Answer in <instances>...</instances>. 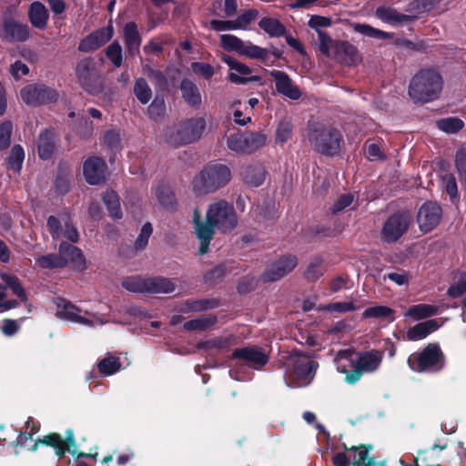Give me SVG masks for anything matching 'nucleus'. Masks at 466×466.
<instances>
[{"label": "nucleus", "instance_id": "50", "mask_svg": "<svg viewBox=\"0 0 466 466\" xmlns=\"http://www.w3.org/2000/svg\"><path fill=\"white\" fill-rule=\"evenodd\" d=\"M240 55L249 58L265 60L268 57V52L267 49L253 45L250 42H245Z\"/></svg>", "mask_w": 466, "mask_h": 466}, {"label": "nucleus", "instance_id": "29", "mask_svg": "<svg viewBox=\"0 0 466 466\" xmlns=\"http://www.w3.org/2000/svg\"><path fill=\"white\" fill-rule=\"evenodd\" d=\"M441 324H439L436 319H430L424 322H420L407 331V339L409 340H420L425 339L429 334L435 331L440 328Z\"/></svg>", "mask_w": 466, "mask_h": 466}, {"label": "nucleus", "instance_id": "2", "mask_svg": "<svg viewBox=\"0 0 466 466\" xmlns=\"http://www.w3.org/2000/svg\"><path fill=\"white\" fill-rule=\"evenodd\" d=\"M285 380L290 387H304L312 380L317 364L308 355L292 350L285 357Z\"/></svg>", "mask_w": 466, "mask_h": 466}, {"label": "nucleus", "instance_id": "10", "mask_svg": "<svg viewBox=\"0 0 466 466\" xmlns=\"http://www.w3.org/2000/svg\"><path fill=\"white\" fill-rule=\"evenodd\" d=\"M20 94L22 100L30 106L51 103L58 98L57 91L44 84L28 85L21 90Z\"/></svg>", "mask_w": 466, "mask_h": 466}, {"label": "nucleus", "instance_id": "34", "mask_svg": "<svg viewBox=\"0 0 466 466\" xmlns=\"http://www.w3.org/2000/svg\"><path fill=\"white\" fill-rule=\"evenodd\" d=\"M28 15L30 22L35 27L38 29H45L46 27L48 13L43 4L34 2L29 8Z\"/></svg>", "mask_w": 466, "mask_h": 466}, {"label": "nucleus", "instance_id": "3", "mask_svg": "<svg viewBox=\"0 0 466 466\" xmlns=\"http://www.w3.org/2000/svg\"><path fill=\"white\" fill-rule=\"evenodd\" d=\"M231 179L229 167L221 163L207 165L192 180L196 195H206L225 187Z\"/></svg>", "mask_w": 466, "mask_h": 466}, {"label": "nucleus", "instance_id": "23", "mask_svg": "<svg viewBox=\"0 0 466 466\" xmlns=\"http://www.w3.org/2000/svg\"><path fill=\"white\" fill-rule=\"evenodd\" d=\"M43 442L55 447L56 454L60 457L63 456L66 451L73 455L76 454V451L71 449V447L75 446L74 436L71 431H66V440H63L58 434H51L46 436Z\"/></svg>", "mask_w": 466, "mask_h": 466}, {"label": "nucleus", "instance_id": "56", "mask_svg": "<svg viewBox=\"0 0 466 466\" xmlns=\"http://www.w3.org/2000/svg\"><path fill=\"white\" fill-rule=\"evenodd\" d=\"M166 105L162 96H157L147 108V113L151 118L157 119L164 116Z\"/></svg>", "mask_w": 466, "mask_h": 466}, {"label": "nucleus", "instance_id": "58", "mask_svg": "<svg viewBox=\"0 0 466 466\" xmlns=\"http://www.w3.org/2000/svg\"><path fill=\"white\" fill-rule=\"evenodd\" d=\"M230 343H231L230 338L221 337V338H216V339H212L207 340L205 342H202L199 344V346L208 350H225L230 345Z\"/></svg>", "mask_w": 466, "mask_h": 466}, {"label": "nucleus", "instance_id": "14", "mask_svg": "<svg viewBox=\"0 0 466 466\" xmlns=\"http://www.w3.org/2000/svg\"><path fill=\"white\" fill-rule=\"evenodd\" d=\"M298 259L294 255H285L271 263L262 274L264 281H276L289 272L297 266Z\"/></svg>", "mask_w": 466, "mask_h": 466}, {"label": "nucleus", "instance_id": "46", "mask_svg": "<svg viewBox=\"0 0 466 466\" xmlns=\"http://www.w3.org/2000/svg\"><path fill=\"white\" fill-rule=\"evenodd\" d=\"M363 318L388 319L390 322L394 320L393 310L386 306H375L365 309L363 312Z\"/></svg>", "mask_w": 466, "mask_h": 466}, {"label": "nucleus", "instance_id": "31", "mask_svg": "<svg viewBox=\"0 0 466 466\" xmlns=\"http://www.w3.org/2000/svg\"><path fill=\"white\" fill-rule=\"evenodd\" d=\"M154 194L159 204L166 209L173 211L177 208V201L171 187L165 183L157 184L154 188Z\"/></svg>", "mask_w": 466, "mask_h": 466}, {"label": "nucleus", "instance_id": "7", "mask_svg": "<svg viewBox=\"0 0 466 466\" xmlns=\"http://www.w3.org/2000/svg\"><path fill=\"white\" fill-rule=\"evenodd\" d=\"M410 368L417 372L436 371L443 366V356L436 344H429L420 354L408 359Z\"/></svg>", "mask_w": 466, "mask_h": 466}, {"label": "nucleus", "instance_id": "39", "mask_svg": "<svg viewBox=\"0 0 466 466\" xmlns=\"http://www.w3.org/2000/svg\"><path fill=\"white\" fill-rule=\"evenodd\" d=\"M0 279L4 281L6 287L11 289L12 292L15 296H17L22 301H26L25 291L16 276L6 272H1Z\"/></svg>", "mask_w": 466, "mask_h": 466}, {"label": "nucleus", "instance_id": "26", "mask_svg": "<svg viewBox=\"0 0 466 466\" xmlns=\"http://www.w3.org/2000/svg\"><path fill=\"white\" fill-rule=\"evenodd\" d=\"M241 176L246 184L251 187H258L265 180L266 171L262 165L256 163L244 167Z\"/></svg>", "mask_w": 466, "mask_h": 466}, {"label": "nucleus", "instance_id": "28", "mask_svg": "<svg viewBox=\"0 0 466 466\" xmlns=\"http://www.w3.org/2000/svg\"><path fill=\"white\" fill-rule=\"evenodd\" d=\"M333 58L349 66L356 65L360 61V56L358 49L353 45L347 42L339 43Z\"/></svg>", "mask_w": 466, "mask_h": 466}, {"label": "nucleus", "instance_id": "60", "mask_svg": "<svg viewBox=\"0 0 466 466\" xmlns=\"http://www.w3.org/2000/svg\"><path fill=\"white\" fill-rule=\"evenodd\" d=\"M331 19L328 16L313 15L310 16L308 25L310 28L314 29L317 34L323 32L322 28H327L331 25Z\"/></svg>", "mask_w": 466, "mask_h": 466}, {"label": "nucleus", "instance_id": "32", "mask_svg": "<svg viewBox=\"0 0 466 466\" xmlns=\"http://www.w3.org/2000/svg\"><path fill=\"white\" fill-rule=\"evenodd\" d=\"M123 37L125 45L130 54H135L138 51L141 37L135 23H127L123 28Z\"/></svg>", "mask_w": 466, "mask_h": 466}, {"label": "nucleus", "instance_id": "64", "mask_svg": "<svg viewBox=\"0 0 466 466\" xmlns=\"http://www.w3.org/2000/svg\"><path fill=\"white\" fill-rule=\"evenodd\" d=\"M455 164L461 180L466 181V150L461 149L457 152Z\"/></svg>", "mask_w": 466, "mask_h": 466}, {"label": "nucleus", "instance_id": "27", "mask_svg": "<svg viewBox=\"0 0 466 466\" xmlns=\"http://www.w3.org/2000/svg\"><path fill=\"white\" fill-rule=\"evenodd\" d=\"M59 251L61 256L66 260V265L71 264L76 268H83L86 263L85 257L82 251L70 244L62 242L59 245Z\"/></svg>", "mask_w": 466, "mask_h": 466}, {"label": "nucleus", "instance_id": "11", "mask_svg": "<svg viewBox=\"0 0 466 466\" xmlns=\"http://www.w3.org/2000/svg\"><path fill=\"white\" fill-rule=\"evenodd\" d=\"M384 353L380 350H370L357 355V370L350 373L346 382L353 384L357 382L363 373L376 371L381 364Z\"/></svg>", "mask_w": 466, "mask_h": 466}, {"label": "nucleus", "instance_id": "55", "mask_svg": "<svg viewBox=\"0 0 466 466\" xmlns=\"http://www.w3.org/2000/svg\"><path fill=\"white\" fill-rule=\"evenodd\" d=\"M106 53L107 58L115 66L119 67L122 65V47L117 42H113L111 45H109Z\"/></svg>", "mask_w": 466, "mask_h": 466}, {"label": "nucleus", "instance_id": "61", "mask_svg": "<svg viewBox=\"0 0 466 466\" xmlns=\"http://www.w3.org/2000/svg\"><path fill=\"white\" fill-rule=\"evenodd\" d=\"M153 228L150 223H146L135 242V248L137 249H143L148 243V239L152 234Z\"/></svg>", "mask_w": 466, "mask_h": 466}, {"label": "nucleus", "instance_id": "4", "mask_svg": "<svg viewBox=\"0 0 466 466\" xmlns=\"http://www.w3.org/2000/svg\"><path fill=\"white\" fill-rule=\"evenodd\" d=\"M442 88L441 76L433 70H421L410 81L409 95L414 102H431L436 99Z\"/></svg>", "mask_w": 466, "mask_h": 466}, {"label": "nucleus", "instance_id": "22", "mask_svg": "<svg viewBox=\"0 0 466 466\" xmlns=\"http://www.w3.org/2000/svg\"><path fill=\"white\" fill-rule=\"evenodd\" d=\"M30 33L26 25L15 20H6L4 23L1 37L8 42H24L29 38Z\"/></svg>", "mask_w": 466, "mask_h": 466}, {"label": "nucleus", "instance_id": "51", "mask_svg": "<svg viewBox=\"0 0 466 466\" xmlns=\"http://www.w3.org/2000/svg\"><path fill=\"white\" fill-rule=\"evenodd\" d=\"M244 41L233 35H221L220 45L221 47L227 51H234L240 55Z\"/></svg>", "mask_w": 466, "mask_h": 466}, {"label": "nucleus", "instance_id": "59", "mask_svg": "<svg viewBox=\"0 0 466 466\" xmlns=\"http://www.w3.org/2000/svg\"><path fill=\"white\" fill-rule=\"evenodd\" d=\"M292 125L289 121H281L276 130V141L285 143L291 137Z\"/></svg>", "mask_w": 466, "mask_h": 466}, {"label": "nucleus", "instance_id": "12", "mask_svg": "<svg viewBox=\"0 0 466 466\" xmlns=\"http://www.w3.org/2000/svg\"><path fill=\"white\" fill-rule=\"evenodd\" d=\"M309 140L322 153L335 154L339 147V136L337 130L330 127H319L309 135Z\"/></svg>", "mask_w": 466, "mask_h": 466}, {"label": "nucleus", "instance_id": "40", "mask_svg": "<svg viewBox=\"0 0 466 466\" xmlns=\"http://www.w3.org/2000/svg\"><path fill=\"white\" fill-rule=\"evenodd\" d=\"M122 286L131 292H148V278L140 276L128 277L123 279Z\"/></svg>", "mask_w": 466, "mask_h": 466}, {"label": "nucleus", "instance_id": "24", "mask_svg": "<svg viewBox=\"0 0 466 466\" xmlns=\"http://www.w3.org/2000/svg\"><path fill=\"white\" fill-rule=\"evenodd\" d=\"M337 370L346 375L345 380L357 370V355L350 350H339L335 358Z\"/></svg>", "mask_w": 466, "mask_h": 466}, {"label": "nucleus", "instance_id": "1", "mask_svg": "<svg viewBox=\"0 0 466 466\" xmlns=\"http://www.w3.org/2000/svg\"><path fill=\"white\" fill-rule=\"evenodd\" d=\"M194 234L199 242L198 253L203 256L209 250L215 229L228 233L238 226V218L234 207L226 200L210 204L206 212L205 220L200 218L198 210L193 215Z\"/></svg>", "mask_w": 466, "mask_h": 466}, {"label": "nucleus", "instance_id": "16", "mask_svg": "<svg viewBox=\"0 0 466 466\" xmlns=\"http://www.w3.org/2000/svg\"><path fill=\"white\" fill-rule=\"evenodd\" d=\"M410 216L401 213L389 218L382 229V238L385 241L393 242L400 238L409 228Z\"/></svg>", "mask_w": 466, "mask_h": 466}, {"label": "nucleus", "instance_id": "62", "mask_svg": "<svg viewBox=\"0 0 466 466\" xmlns=\"http://www.w3.org/2000/svg\"><path fill=\"white\" fill-rule=\"evenodd\" d=\"M258 12L254 9H249L242 13L235 20L237 29H245L248 25L256 19Z\"/></svg>", "mask_w": 466, "mask_h": 466}, {"label": "nucleus", "instance_id": "6", "mask_svg": "<svg viewBox=\"0 0 466 466\" xmlns=\"http://www.w3.org/2000/svg\"><path fill=\"white\" fill-rule=\"evenodd\" d=\"M56 316L61 319L84 326L104 325L108 320L101 314L84 310L70 301L58 299L56 301Z\"/></svg>", "mask_w": 466, "mask_h": 466}, {"label": "nucleus", "instance_id": "17", "mask_svg": "<svg viewBox=\"0 0 466 466\" xmlns=\"http://www.w3.org/2000/svg\"><path fill=\"white\" fill-rule=\"evenodd\" d=\"M222 59L229 67L228 79L232 83L244 85L248 82H257L260 79L258 76H251V69L234 57L224 56Z\"/></svg>", "mask_w": 466, "mask_h": 466}, {"label": "nucleus", "instance_id": "53", "mask_svg": "<svg viewBox=\"0 0 466 466\" xmlns=\"http://www.w3.org/2000/svg\"><path fill=\"white\" fill-rule=\"evenodd\" d=\"M318 309L319 310H327L329 312L345 313V312L356 310V309H358V307H356L352 301H344V302L329 303V304L319 307Z\"/></svg>", "mask_w": 466, "mask_h": 466}, {"label": "nucleus", "instance_id": "44", "mask_svg": "<svg viewBox=\"0 0 466 466\" xmlns=\"http://www.w3.org/2000/svg\"><path fill=\"white\" fill-rule=\"evenodd\" d=\"M134 95L137 100L143 104H147L152 98V90L147 82L140 77L137 79L134 85Z\"/></svg>", "mask_w": 466, "mask_h": 466}, {"label": "nucleus", "instance_id": "47", "mask_svg": "<svg viewBox=\"0 0 466 466\" xmlns=\"http://www.w3.org/2000/svg\"><path fill=\"white\" fill-rule=\"evenodd\" d=\"M259 26L270 36H280L285 33L284 25L275 18H262Z\"/></svg>", "mask_w": 466, "mask_h": 466}, {"label": "nucleus", "instance_id": "21", "mask_svg": "<svg viewBox=\"0 0 466 466\" xmlns=\"http://www.w3.org/2000/svg\"><path fill=\"white\" fill-rule=\"evenodd\" d=\"M83 172L88 184L97 185L105 178L106 164L97 157H89L84 163Z\"/></svg>", "mask_w": 466, "mask_h": 466}, {"label": "nucleus", "instance_id": "42", "mask_svg": "<svg viewBox=\"0 0 466 466\" xmlns=\"http://www.w3.org/2000/svg\"><path fill=\"white\" fill-rule=\"evenodd\" d=\"M318 40L320 52L329 57H333L340 42L331 39L325 32H319Z\"/></svg>", "mask_w": 466, "mask_h": 466}, {"label": "nucleus", "instance_id": "25", "mask_svg": "<svg viewBox=\"0 0 466 466\" xmlns=\"http://www.w3.org/2000/svg\"><path fill=\"white\" fill-rule=\"evenodd\" d=\"M56 136L52 130H43L37 139V149L42 159H49L56 148Z\"/></svg>", "mask_w": 466, "mask_h": 466}, {"label": "nucleus", "instance_id": "30", "mask_svg": "<svg viewBox=\"0 0 466 466\" xmlns=\"http://www.w3.org/2000/svg\"><path fill=\"white\" fill-rule=\"evenodd\" d=\"M375 15L383 23L396 25L410 21V16L399 13L390 6H380L375 11Z\"/></svg>", "mask_w": 466, "mask_h": 466}, {"label": "nucleus", "instance_id": "15", "mask_svg": "<svg viewBox=\"0 0 466 466\" xmlns=\"http://www.w3.org/2000/svg\"><path fill=\"white\" fill-rule=\"evenodd\" d=\"M441 208L434 202H426L419 209L417 222L420 231L428 233L441 221Z\"/></svg>", "mask_w": 466, "mask_h": 466}, {"label": "nucleus", "instance_id": "8", "mask_svg": "<svg viewBox=\"0 0 466 466\" xmlns=\"http://www.w3.org/2000/svg\"><path fill=\"white\" fill-rule=\"evenodd\" d=\"M76 75L80 86L87 92L96 94L101 90V73L93 58L79 60L76 66Z\"/></svg>", "mask_w": 466, "mask_h": 466}, {"label": "nucleus", "instance_id": "54", "mask_svg": "<svg viewBox=\"0 0 466 466\" xmlns=\"http://www.w3.org/2000/svg\"><path fill=\"white\" fill-rule=\"evenodd\" d=\"M12 132L13 123L11 121L6 120L0 124V150L10 146Z\"/></svg>", "mask_w": 466, "mask_h": 466}, {"label": "nucleus", "instance_id": "38", "mask_svg": "<svg viewBox=\"0 0 466 466\" xmlns=\"http://www.w3.org/2000/svg\"><path fill=\"white\" fill-rule=\"evenodd\" d=\"M0 279L4 281L6 287L11 289L12 292L15 296H17L22 301H26L25 291L16 276L6 272H1Z\"/></svg>", "mask_w": 466, "mask_h": 466}, {"label": "nucleus", "instance_id": "18", "mask_svg": "<svg viewBox=\"0 0 466 466\" xmlns=\"http://www.w3.org/2000/svg\"><path fill=\"white\" fill-rule=\"evenodd\" d=\"M114 35V28L111 25L100 28L81 40L78 49L81 52L88 53L98 49L109 41Z\"/></svg>", "mask_w": 466, "mask_h": 466}, {"label": "nucleus", "instance_id": "45", "mask_svg": "<svg viewBox=\"0 0 466 466\" xmlns=\"http://www.w3.org/2000/svg\"><path fill=\"white\" fill-rule=\"evenodd\" d=\"M103 200L108 209L110 217L113 218H120L122 217L119 198L114 191H106L103 196Z\"/></svg>", "mask_w": 466, "mask_h": 466}, {"label": "nucleus", "instance_id": "43", "mask_svg": "<svg viewBox=\"0 0 466 466\" xmlns=\"http://www.w3.org/2000/svg\"><path fill=\"white\" fill-rule=\"evenodd\" d=\"M35 263L41 268H54L66 266V260L60 252L58 254L40 256L35 259Z\"/></svg>", "mask_w": 466, "mask_h": 466}, {"label": "nucleus", "instance_id": "9", "mask_svg": "<svg viewBox=\"0 0 466 466\" xmlns=\"http://www.w3.org/2000/svg\"><path fill=\"white\" fill-rule=\"evenodd\" d=\"M267 136L262 132L235 133L227 140L228 147L237 153H252L262 147Z\"/></svg>", "mask_w": 466, "mask_h": 466}, {"label": "nucleus", "instance_id": "49", "mask_svg": "<svg viewBox=\"0 0 466 466\" xmlns=\"http://www.w3.org/2000/svg\"><path fill=\"white\" fill-rule=\"evenodd\" d=\"M436 125L439 129L448 134L456 133L464 127L463 121L458 117L442 118L438 120Z\"/></svg>", "mask_w": 466, "mask_h": 466}, {"label": "nucleus", "instance_id": "35", "mask_svg": "<svg viewBox=\"0 0 466 466\" xmlns=\"http://www.w3.org/2000/svg\"><path fill=\"white\" fill-rule=\"evenodd\" d=\"M350 466H371L374 462L368 455V450L364 447H351L347 450Z\"/></svg>", "mask_w": 466, "mask_h": 466}, {"label": "nucleus", "instance_id": "13", "mask_svg": "<svg viewBox=\"0 0 466 466\" xmlns=\"http://www.w3.org/2000/svg\"><path fill=\"white\" fill-rule=\"evenodd\" d=\"M47 228L55 240L61 238H66L71 242L78 240V233L66 215L50 216L47 218Z\"/></svg>", "mask_w": 466, "mask_h": 466}, {"label": "nucleus", "instance_id": "52", "mask_svg": "<svg viewBox=\"0 0 466 466\" xmlns=\"http://www.w3.org/2000/svg\"><path fill=\"white\" fill-rule=\"evenodd\" d=\"M120 366L118 358L107 356L98 363V370L103 375L110 376L118 371Z\"/></svg>", "mask_w": 466, "mask_h": 466}, {"label": "nucleus", "instance_id": "20", "mask_svg": "<svg viewBox=\"0 0 466 466\" xmlns=\"http://www.w3.org/2000/svg\"><path fill=\"white\" fill-rule=\"evenodd\" d=\"M269 75L274 78L276 90L279 94L293 100H297L301 96L300 90L285 72L271 70Z\"/></svg>", "mask_w": 466, "mask_h": 466}, {"label": "nucleus", "instance_id": "36", "mask_svg": "<svg viewBox=\"0 0 466 466\" xmlns=\"http://www.w3.org/2000/svg\"><path fill=\"white\" fill-rule=\"evenodd\" d=\"M438 308L428 304H418L411 306L404 313L405 317L410 318L412 320L417 321L436 314Z\"/></svg>", "mask_w": 466, "mask_h": 466}, {"label": "nucleus", "instance_id": "37", "mask_svg": "<svg viewBox=\"0 0 466 466\" xmlns=\"http://www.w3.org/2000/svg\"><path fill=\"white\" fill-rule=\"evenodd\" d=\"M353 31L355 33H358L363 36L369 37V38H374V39H391L392 35L380 30L378 28L372 27L370 25L367 24H354L352 25Z\"/></svg>", "mask_w": 466, "mask_h": 466}, {"label": "nucleus", "instance_id": "57", "mask_svg": "<svg viewBox=\"0 0 466 466\" xmlns=\"http://www.w3.org/2000/svg\"><path fill=\"white\" fill-rule=\"evenodd\" d=\"M323 273L324 268L322 267V260L315 258L309 263L305 272V277L310 281H315L322 276Z\"/></svg>", "mask_w": 466, "mask_h": 466}, {"label": "nucleus", "instance_id": "41", "mask_svg": "<svg viewBox=\"0 0 466 466\" xmlns=\"http://www.w3.org/2000/svg\"><path fill=\"white\" fill-rule=\"evenodd\" d=\"M175 290V285L165 278H148V293H170Z\"/></svg>", "mask_w": 466, "mask_h": 466}, {"label": "nucleus", "instance_id": "5", "mask_svg": "<svg viewBox=\"0 0 466 466\" xmlns=\"http://www.w3.org/2000/svg\"><path fill=\"white\" fill-rule=\"evenodd\" d=\"M205 126L206 123L202 117L187 120L167 127L164 134L165 139L173 146L192 143L201 137Z\"/></svg>", "mask_w": 466, "mask_h": 466}, {"label": "nucleus", "instance_id": "48", "mask_svg": "<svg viewBox=\"0 0 466 466\" xmlns=\"http://www.w3.org/2000/svg\"><path fill=\"white\" fill-rule=\"evenodd\" d=\"M25 159V151L20 145H15L9 153L7 161L9 168L19 172L22 168V165Z\"/></svg>", "mask_w": 466, "mask_h": 466}, {"label": "nucleus", "instance_id": "63", "mask_svg": "<svg viewBox=\"0 0 466 466\" xmlns=\"http://www.w3.org/2000/svg\"><path fill=\"white\" fill-rule=\"evenodd\" d=\"M191 69L195 74L206 79H209L215 73L211 65L200 62L192 63Z\"/></svg>", "mask_w": 466, "mask_h": 466}, {"label": "nucleus", "instance_id": "33", "mask_svg": "<svg viewBox=\"0 0 466 466\" xmlns=\"http://www.w3.org/2000/svg\"><path fill=\"white\" fill-rule=\"evenodd\" d=\"M179 88L182 94V97L187 104L195 106H198L201 104V94L194 82L188 79H184L181 82Z\"/></svg>", "mask_w": 466, "mask_h": 466}, {"label": "nucleus", "instance_id": "19", "mask_svg": "<svg viewBox=\"0 0 466 466\" xmlns=\"http://www.w3.org/2000/svg\"><path fill=\"white\" fill-rule=\"evenodd\" d=\"M232 358L240 359L257 369L264 366L268 360L267 353L256 346L237 349L233 351Z\"/></svg>", "mask_w": 466, "mask_h": 466}]
</instances>
